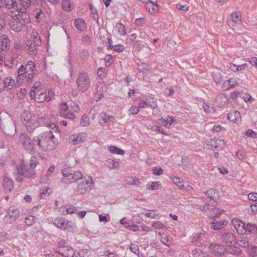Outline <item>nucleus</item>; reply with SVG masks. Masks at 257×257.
<instances>
[{"label": "nucleus", "mask_w": 257, "mask_h": 257, "mask_svg": "<svg viewBox=\"0 0 257 257\" xmlns=\"http://www.w3.org/2000/svg\"><path fill=\"white\" fill-rule=\"evenodd\" d=\"M37 140L39 149L43 151L54 149L58 145L57 139L52 131H48L38 136Z\"/></svg>", "instance_id": "f257e3e1"}, {"label": "nucleus", "mask_w": 257, "mask_h": 257, "mask_svg": "<svg viewBox=\"0 0 257 257\" xmlns=\"http://www.w3.org/2000/svg\"><path fill=\"white\" fill-rule=\"evenodd\" d=\"M19 139L25 149L29 152H34L35 147H38V136L32 139L27 134L22 133L20 135Z\"/></svg>", "instance_id": "f03ea898"}, {"label": "nucleus", "mask_w": 257, "mask_h": 257, "mask_svg": "<svg viewBox=\"0 0 257 257\" xmlns=\"http://www.w3.org/2000/svg\"><path fill=\"white\" fill-rule=\"evenodd\" d=\"M78 90L81 92H85L90 85V79L88 74L85 71L80 72L76 79Z\"/></svg>", "instance_id": "7ed1b4c3"}, {"label": "nucleus", "mask_w": 257, "mask_h": 257, "mask_svg": "<svg viewBox=\"0 0 257 257\" xmlns=\"http://www.w3.org/2000/svg\"><path fill=\"white\" fill-rule=\"evenodd\" d=\"M89 178L90 180L87 179L84 181L81 182L78 184L76 191L79 194H84L94 188V182L92 180V178L91 176Z\"/></svg>", "instance_id": "20e7f679"}, {"label": "nucleus", "mask_w": 257, "mask_h": 257, "mask_svg": "<svg viewBox=\"0 0 257 257\" xmlns=\"http://www.w3.org/2000/svg\"><path fill=\"white\" fill-rule=\"evenodd\" d=\"M53 224L57 228L67 230L73 228L75 225L73 222L68 221L63 217L55 218L53 221Z\"/></svg>", "instance_id": "39448f33"}, {"label": "nucleus", "mask_w": 257, "mask_h": 257, "mask_svg": "<svg viewBox=\"0 0 257 257\" xmlns=\"http://www.w3.org/2000/svg\"><path fill=\"white\" fill-rule=\"evenodd\" d=\"M219 193L218 191L217 190L211 188L205 192L207 198L210 199V201H207V198L206 197L203 198L202 200L208 205L215 206L217 205V202L216 200V198L218 196Z\"/></svg>", "instance_id": "423d86ee"}, {"label": "nucleus", "mask_w": 257, "mask_h": 257, "mask_svg": "<svg viewBox=\"0 0 257 257\" xmlns=\"http://www.w3.org/2000/svg\"><path fill=\"white\" fill-rule=\"evenodd\" d=\"M35 67L34 63L32 61H30L25 66L24 65L21 66L19 68V73L24 74V73H26V71H27L28 79L30 80H33L34 77V69Z\"/></svg>", "instance_id": "0eeeda50"}, {"label": "nucleus", "mask_w": 257, "mask_h": 257, "mask_svg": "<svg viewBox=\"0 0 257 257\" xmlns=\"http://www.w3.org/2000/svg\"><path fill=\"white\" fill-rule=\"evenodd\" d=\"M221 240L224 244L229 247H232L237 243V239L235 235L231 232L225 233L222 234Z\"/></svg>", "instance_id": "6e6552de"}, {"label": "nucleus", "mask_w": 257, "mask_h": 257, "mask_svg": "<svg viewBox=\"0 0 257 257\" xmlns=\"http://www.w3.org/2000/svg\"><path fill=\"white\" fill-rule=\"evenodd\" d=\"M55 251L64 257H73L74 255L72 247L68 245L65 247L57 246L55 248Z\"/></svg>", "instance_id": "1a4fd4ad"}, {"label": "nucleus", "mask_w": 257, "mask_h": 257, "mask_svg": "<svg viewBox=\"0 0 257 257\" xmlns=\"http://www.w3.org/2000/svg\"><path fill=\"white\" fill-rule=\"evenodd\" d=\"M87 138V134L86 133H80L76 134L69 138V142L73 145H78L83 142Z\"/></svg>", "instance_id": "9d476101"}, {"label": "nucleus", "mask_w": 257, "mask_h": 257, "mask_svg": "<svg viewBox=\"0 0 257 257\" xmlns=\"http://www.w3.org/2000/svg\"><path fill=\"white\" fill-rule=\"evenodd\" d=\"M205 144L208 148L210 150H213L215 148H217L220 146H222L224 145V142L222 140H219L216 138L210 139L206 140Z\"/></svg>", "instance_id": "9b49d317"}, {"label": "nucleus", "mask_w": 257, "mask_h": 257, "mask_svg": "<svg viewBox=\"0 0 257 257\" xmlns=\"http://www.w3.org/2000/svg\"><path fill=\"white\" fill-rule=\"evenodd\" d=\"M17 173L19 175H22L24 177L30 178L34 176L35 172L34 169L31 168L29 169H25V166L21 165L20 167H17Z\"/></svg>", "instance_id": "f8f14e48"}, {"label": "nucleus", "mask_w": 257, "mask_h": 257, "mask_svg": "<svg viewBox=\"0 0 257 257\" xmlns=\"http://www.w3.org/2000/svg\"><path fill=\"white\" fill-rule=\"evenodd\" d=\"M16 17V18L14 17L12 18V19L10 21L9 25L10 28L12 30L15 32H19L22 31L23 27L25 26V24H23L21 22L20 18H17V16Z\"/></svg>", "instance_id": "ddd939ff"}, {"label": "nucleus", "mask_w": 257, "mask_h": 257, "mask_svg": "<svg viewBox=\"0 0 257 257\" xmlns=\"http://www.w3.org/2000/svg\"><path fill=\"white\" fill-rule=\"evenodd\" d=\"M210 249L211 251L217 256H221L225 252V248L221 245L215 243H211L210 245Z\"/></svg>", "instance_id": "4468645a"}, {"label": "nucleus", "mask_w": 257, "mask_h": 257, "mask_svg": "<svg viewBox=\"0 0 257 257\" xmlns=\"http://www.w3.org/2000/svg\"><path fill=\"white\" fill-rule=\"evenodd\" d=\"M83 176V175L81 172L77 171L74 174L72 173V176L70 178H63L62 181L64 183L70 184L82 179Z\"/></svg>", "instance_id": "2eb2a0df"}, {"label": "nucleus", "mask_w": 257, "mask_h": 257, "mask_svg": "<svg viewBox=\"0 0 257 257\" xmlns=\"http://www.w3.org/2000/svg\"><path fill=\"white\" fill-rule=\"evenodd\" d=\"M42 44L41 40L39 36H35L34 35L26 42V46L29 47V48H34L36 47H40Z\"/></svg>", "instance_id": "dca6fc26"}, {"label": "nucleus", "mask_w": 257, "mask_h": 257, "mask_svg": "<svg viewBox=\"0 0 257 257\" xmlns=\"http://www.w3.org/2000/svg\"><path fill=\"white\" fill-rule=\"evenodd\" d=\"M231 223L238 233H242V230L245 227V223L244 222L239 219L233 218L231 221Z\"/></svg>", "instance_id": "f3484780"}, {"label": "nucleus", "mask_w": 257, "mask_h": 257, "mask_svg": "<svg viewBox=\"0 0 257 257\" xmlns=\"http://www.w3.org/2000/svg\"><path fill=\"white\" fill-rule=\"evenodd\" d=\"M3 186L5 191H11L14 188L13 181L11 178L8 177H5L3 180Z\"/></svg>", "instance_id": "a211bd4d"}, {"label": "nucleus", "mask_w": 257, "mask_h": 257, "mask_svg": "<svg viewBox=\"0 0 257 257\" xmlns=\"http://www.w3.org/2000/svg\"><path fill=\"white\" fill-rule=\"evenodd\" d=\"M146 9L148 10L151 14H155L159 11V6L157 4V1H150L146 5Z\"/></svg>", "instance_id": "6ab92c4d"}, {"label": "nucleus", "mask_w": 257, "mask_h": 257, "mask_svg": "<svg viewBox=\"0 0 257 257\" xmlns=\"http://www.w3.org/2000/svg\"><path fill=\"white\" fill-rule=\"evenodd\" d=\"M208 211L209 212L208 216L212 218L218 217L222 212L224 211L223 210L216 207H208Z\"/></svg>", "instance_id": "aec40b11"}, {"label": "nucleus", "mask_w": 257, "mask_h": 257, "mask_svg": "<svg viewBox=\"0 0 257 257\" xmlns=\"http://www.w3.org/2000/svg\"><path fill=\"white\" fill-rule=\"evenodd\" d=\"M11 42L9 37L6 35H2L0 37V47L1 48H4V47L7 48L10 47Z\"/></svg>", "instance_id": "412c9836"}, {"label": "nucleus", "mask_w": 257, "mask_h": 257, "mask_svg": "<svg viewBox=\"0 0 257 257\" xmlns=\"http://www.w3.org/2000/svg\"><path fill=\"white\" fill-rule=\"evenodd\" d=\"M74 24L76 29L81 32L83 31L86 28L85 22L82 19H76L75 20Z\"/></svg>", "instance_id": "4be33fe9"}, {"label": "nucleus", "mask_w": 257, "mask_h": 257, "mask_svg": "<svg viewBox=\"0 0 257 257\" xmlns=\"http://www.w3.org/2000/svg\"><path fill=\"white\" fill-rule=\"evenodd\" d=\"M227 224L226 221H214L211 223V228L213 230H219L224 228Z\"/></svg>", "instance_id": "5701e85b"}, {"label": "nucleus", "mask_w": 257, "mask_h": 257, "mask_svg": "<svg viewBox=\"0 0 257 257\" xmlns=\"http://www.w3.org/2000/svg\"><path fill=\"white\" fill-rule=\"evenodd\" d=\"M15 84V81L11 77L5 78L2 83V88H7L8 90H11Z\"/></svg>", "instance_id": "b1692460"}, {"label": "nucleus", "mask_w": 257, "mask_h": 257, "mask_svg": "<svg viewBox=\"0 0 257 257\" xmlns=\"http://www.w3.org/2000/svg\"><path fill=\"white\" fill-rule=\"evenodd\" d=\"M33 80H30L28 77V73L27 71L26 73H24V74H20L19 73V69L18 70V76H17V81L19 83H22L25 81L30 83L32 82Z\"/></svg>", "instance_id": "393cba45"}, {"label": "nucleus", "mask_w": 257, "mask_h": 257, "mask_svg": "<svg viewBox=\"0 0 257 257\" xmlns=\"http://www.w3.org/2000/svg\"><path fill=\"white\" fill-rule=\"evenodd\" d=\"M237 243L242 247L246 248L249 246V241L248 238L244 235L240 236L238 238Z\"/></svg>", "instance_id": "a878e982"}, {"label": "nucleus", "mask_w": 257, "mask_h": 257, "mask_svg": "<svg viewBox=\"0 0 257 257\" xmlns=\"http://www.w3.org/2000/svg\"><path fill=\"white\" fill-rule=\"evenodd\" d=\"M240 116V114L239 111H234L228 113L227 118L230 121L236 123L238 121Z\"/></svg>", "instance_id": "bb28decb"}, {"label": "nucleus", "mask_w": 257, "mask_h": 257, "mask_svg": "<svg viewBox=\"0 0 257 257\" xmlns=\"http://www.w3.org/2000/svg\"><path fill=\"white\" fill-rule=\"evenodd\" d=\"M243 230L245 231V233L247 232L248 233H255L257 231V225L250 223L245 224V227Z\"/></svg>", "instance_id": "cd10ccee"}, {"label": "nucleus", "mask_w": 257, "mask_h": 257, "mask_svg": "<svg viewBox=\"0 0 257 257\" xmlns=\"http://www.w3.org/2000/svg\"><path fill=\"white\" fill-rule=\"evenodd\" d=\"M47 94L45 91L43 92L40 89L37 90V95L36 101L39 103H42L46 100Z\"/></svg>", "instance_id": "c85d7f7f"}, {"label": "nucleus", "mask_w": 257, "mask_h": 257, "mask_svg": "<svg viewBox=\"0 0 257 257\" xmlns=\"http://www.w3.org/2000/svg\"><path fill=\"white\" fill-rule=\"evenodd\" d=\"M20 18V20L22 19L24 23L29 24L30 23V18L29 15L26 12V11H24L22 9H21V13L19 15V17Z\"/></svg>", "instance_id": "c756f323"}, {"label": "nucleus", "mask_w": 257, "mask_h": 257, "mask_svg": "<svg viewBox=\"0 0 257 257\" xmlns=\"http://www.w3.org/2000/svg\"><path fill=\"white\" fill-rule=\"evenodd\" d=\"M19 213L20 212L18 209L11 207L8 211V215L10 218L16 219L19 217Z\"/></svg>", "instance_id": "7c9ffc66"}, {"label": "nucleus", "mask_w": 257, "mask_h": 257, "mask_svg": "<svg viewBox=\"0 0 257 257\" xmlns=\"http://www.w3.org/2000/svg\"><path fill=\"white\" fill-rule=\"evenodd\" d=\"M49 122H50L49 117L47 115L39 117L37 119V123L40 126H47Z\"/></svg>", "instance_id": "2f4dec72"}, {"label": "nucleus", "mask_w": 257, "mask_h": 257, "mask_svg": "<svg viewBox=\"0 0 257 257\" xmlns=\"http://www.w3.org/2000/svg\"><path fill=\"white\" fill-rule=\"evenodd\" d=\"M231 21L235 24H239L241 23L240 15L237 12L232 13L231 14Z\"/></svg>", "instance_id": "473e14b6"}, {"label": "nucleus", "mask_w": 257, "mask_h": 257, "mask_svg": "<svg viewBox=\"0 0 257 257\" xmlns=\"http://www.w3.org/2000/svg\"><path fill=\"white\" fill-rule=\"evenodd\" d=\"M138 69L139 70L140 72L147 73L150 71V67L147 64L141 63L140 64H137Z\"/></svg>", "instance_id": "72a5a7b5"}, {"label": "nucleus", "mask_w": 257, "mask_h": 257, "mask_svg": "<svg viewBox=\"0 0 257 257\" xmlns=\"http://www.w3.org/2000/svg\"><path fill=\"white\" fill-rule=\"evenodd\" d=\"M151 99H152L153 104H150V101L147 102V101H144V100H142V101H141V102L139 103V107H140V108H144L145 107V105L151 106V107H153V108L157 107V104L156 101L155 100V101H154V98H151Z\"/></svg>", "instance_id": "f704fd0d"}, {"label": "nucleus", "mask_w": 257, "mask_h": 257, "mask_svg": "<svg viewBox=\"0 0 257 257\" xmlns=\"http://www.w3.org/2000/svg\"><path fill=\"white\" fill-rule=\"evenodd\" d=\"M108 151L112 154H116L119 155H123L124 151L119 148H117L114 146H110L108 148Z\"/></svg>", "instance_id": "c9c22d12"}, {"label": "nucleus", "mask_w": 257, "mask_h": 257, "mask_svg": "<svg viewBox=\"0 0 257 257\" xmlns=\"http://www.w3.org/2000/svg\"><path fill=\"white\" fill-rule=\"evenodd\" d=\"M161 184L159 182H153L151 185L147 184V188L148 190H156L160 189Z\"/></svg>", "instance_id": "e433bc0d"}, {"label": "nucleus", "mask_w": 257, "mask_h": 257, "mask_svg": "<svg viewBox=\"0 0 257 257\" xmlns=\"http://www.w3.org/2000/svg\"><path fill=\"white\" fill-rule=\"evenodd\" d=\"M62 8L67 12L71 11V4L70 0H63L62 2Z\"/></svg>", "instance_id": "4c0bfd02"}, {"label": "nucleus", "mask_w": 257, "mask_h": 257, "mask_svg": "<svg viewBox=\"0 0 257 257\" xmlns=\"http://www.w3.org/2000/svg\"><path fill=\"white\" fill-rule=\"evenodd\" d=\"M69 110L66 103H63L61 104L60 109V114L61 116L66 115Z\"/></svg>", "instance_id": "58836bf2"}, {"label": "nucleus", "mask_w": 257, "mask_h": 257, "mask_svg": "<svg viewBox=\"0 0 257 257\" xmlns=\"http://www.w3.org/2000/svg\"><path fill=\"white\" fill-rule=\"evenodd\" d=\"M99 123L102 125H104L105 123L108 122L107 115L104 112H102L99 114Z\"/></svg>", "instance_id": "ea45409f"}, {"label": "nucleus", "mask_w": 257, "mask_h": 257, "mask_svg": "<svg viewBox=\"0 0 257 257\" xmlns=\"http://www.w3.org/2000/svg\"><path fill=\"white\" fill-rule=\"evenodd\" d=\"M125 181L127 184L128 185H138L140 183L138 179L134 178L131 177H127L125 179Z\"/></svg>", "instance_id": "a19ab883"}, {"label": "nucleus", "mask_w": 257, "mask_h": 257, "mask_svg": "<svg viewBox=\"0 0 257 257\" xmlns=\"http://www.w3.org/2000/svg\"><path fill=\"white\" fill-rule=\"evenodd\" d=\"M214 81L217 84L220 83L222 80V76L219 72H214L212 73Z\"/></svg>", "instance_id": "79ce46f5"}, {"label": "nucleus", "mask_w": 257, "mask_h": 257, "mask_svg": "<svg viewBox=\"0 0 257 257\" xmlns=\"http://www.w3.org/2000/svg\"><path fill=\"white\" fill-rule=\"evenodd\" d=\"M5 3L7 8L9 9L17 7L16 0H5Z\"/></svg>", "instance_id": "37998d69"}, {"label": "nucleus", "mask_w": 257, "mask_h": 257, "mask_svg": "<svg viewBox=\"0 0 257 257\" xmlns=\"http://www.w3.org/2000/svg\"><path fill=\"white\" fill-rule=\"evenodd\" d=\"M229 252L234 255H239L242 253V250L238 247L233 245L229 249Z\"/></svg>", "instance_id": "c03bdc74"}, {"label": "nucleus", "mask_w": 257, "mask_h": 257, "mask_svg": "<svg viewBox=\"0 0 257 257\" xmlns=\"http://www.w3.org/2000/svg\"><path fill=\"white\" fill-rule=\"evenodd\" d=\"M24 11H26L31 6V1L30 0H19Z\"/></svg>", "instance_id": "a18cd8bd"}, {"label": "nucleus", "mask_w": 257, "mask_h": 257, "mask_svg": "<svg viewBox=\"0 0 257 257\" xmlns=\"http://www.w3.org/2000/svg\"><path fill=\"white\" fill-rule=\"evenodd\" d=\"M107 166L110 169H115L118 167L119 165V162L117 161H115L113 160L109 159L107 161Z\"/></svg>", "instance_id": "49530a36"}, {"label": "nucleus", "mask_w": 257, "mask_h": 257, "mask_svg": "<svg viewBox=\"0 0 257 257\" xmlns=\"http://www.w3.org/2000/svg\"><path fill=\"white\" fill-rule=\"evenodd\" d=\"M81 42L84 46H87L91 43V39L88 35H84L81 38Z\"/></svg>", "instance_id": "de8ad7c7"}, {"label": "nucleus", "mask_w": 257, "mask_h": 257, "mask_svg": "<svg viewBox=\"0 0 257 257\" xmlns=\"http://www.w3.org/2000/svg\"><path fill=\"white\" fill-rule=\"evenodd\" d=\"M116 27L118 28V32L120 35H124L126 34L125 27L121 23H117Z\"/></svg>", "instance_id": "09e8293b"}, {"label": "nucleus", "mask_w": 257, "mask_h": 257, "mask_svg": "<svg viewBox=\"0 0 257 257\" xmlns=\"http://www.w3.org/2000/svg\"><path fill=\"white\" fill-rule=\"evenodd\" d=\"M97 75L99 78L101 79L104 78L106 76V74L105 71V68H99L97 71Z\"/></svg>", "instance_id": "8fccbe9b"}, {"label": "nucleus", "mask_w": 257, "mask_h": 257, "mask_svg": "<svg viewBox=\"0 0 257 257\" xmlns=\"http://www.w3.org/2000/svg\"><path fill=\"white\" fill-rule=\"evenodd\" d=\"M161 241L164 244L166 245V246L168 247L171 246L170 244H168L169 239L167 236L164 233H162V234H161Z\"/></svg>", "instance_id": "3c124183"}, {"label": "nucleus", "mask_w": 257, "mask_h": 257, "mask_svg": "<svg viewBox=\"0 0 257 257\" xmlns=\"http://www.w3.org/2000/svg\"><path fill=\"white\" fill-rule=\"evenodd\" d=\"M38 164V162L35 157H32L30 160V167L34 169Z\"/></svg>", "instance_id": "603ef678"}, {"label": "nucleus", "mask_w": 257, "mask_h": 257, "mask_svg": "<svg viewBox=\"0 0 257 257\" xmlns=\"http://www.w3.org/2000/svg\"><path fill=\"white\" fill-rule=\"evenodd\" d=\"M163 170L160 167L157 166L153 169V172L155 175H160L163 173Z\"/></svg>", "instance_id": "864d4df0"}, {"label": "nucleus", "mask_w": 257, "mask_h": 257, "mask_svg": "<svg viewBox=\"0 0 257 257\" xmlns=\"http://www.w3.org/2000/svg\"><path fill=\"white\" fill-rule=\"evenodd\" d=\"M34 223V217L33 216H30L27 217L25 218V223L28 226L31 225L33 223Z\"/></svg>", "instance_id": "5fc2aeb1"}, {"label": "nucleus", "mask_w": 257, "mask_h": 257, "mask_svg": "<svg viewBox=\"0 0 257 257\" xmlns=\"http://www.w3.org/2000/svg\"><path fill=\"white\" fill-rule=\"evenodd\" d=\"M49 188L48 187H45V189L43 190V191L40 193V197L42 199H44L46 196H48L50 193L48 192Z\"/></svg>", "instance_id": "6e6d98bb"}, {"label": "nucleus", "mask_w": 257, "mask_h": 257, "mask_svg": "<svg viewBox=\"0 0 257 257\" xmlns=\"http://www.w3.org/2000/svg\"><path fill=\"white\" fill-rule=\"evenodd\" d=\"M80 124L84 126L88 125L89 124V118L87 116H82L81 119Z\"/></svg>", "instance_id": "4d7b16f0"}, {"label": "nucleus", "mask_w": 257, "mask_h": 257, "mask_svg": "<svg viewBox=\"0 0 257 257\" xmlns=\"http://www.w3.org/2000/svg\"><path fill=\"white\" fill-rule=\"evenodd\" d=\"M176 8L184 12H187L189 10V7L187 5H182L180 4L176 5Z\"/></svg>", "instance_id": "13d9d810"}, {"label": "nucleus", "mask_w": 257, "mask_h": 257, "mask_svg": "<svg viewBox=\"0 0 257 257\" xmlns=\"http://www.w3.org/2000/svg\"><path fill=\"white\" fill-rule=\"evenodd\" d=\"M146 22L145 18H140L135 20V24L138 26H142Z\"/></svg>", "instance_id": "bf43d9fd"}, {"label": "nucleus", "mask_w": 257, "mask_h": 257, "mask_svg": "<svg viewBox=\"0 0 257 257\" xmlns=\"http://www.w3.org/2000/svg\"><path fill=\"white\" fill-rule=\"evenodd\" d=\"M153 227L157 229H162L164 228L165 226L164 224H163L161 222L157 221L155 222L153 225Z\"/></svg>", "instance_id": "052dcab7"}, {"label": "nucleus", "mask_w": 257, "mask_h": 257, "mask_svg": "<svg viewBox=\"0 0 257 257\" xmlns=\"http://www.w3.org/2000/svg\"><path fill=\"white\" fill-rule=\"evenodd\" d=\"M14 58H12L11 60H8V59H6V60L5 61L6 66L9 68H12L14 64Z\"/></svg>", "instance_id": "680f3d73"}, {"label": "nucleus", "mask_w": 257, "mask_h": 257, "mask_svg": "<svg viewBox=\"0 0 257 257\" xmlns=\"http://www.w3.org/2000/svg\"><path fill=\"white\" fill-rule=\"evenodd\" d=\"M129 112L131 114H136L139 112V108L136 106H132L129 109Z\"/></svg>", "instance_id": "e2e57ef3"}, {"label": "nucleus", "mask_w": 257, "mask_h": 257, "mask_svg": "<svg viewBox=\"0 0 257 257\" xmlns=\"http://www.w3.org/2000/svg\"><path fill=\"white\" fill-rule=\"evenodd\" d=\"M112 59V56L110 55H107L104 58L105 66L109 67L111 65V62L110 60Z\"/></svg>", "instance_id": "0e129e2a"}, {"label": "nucleus", "mask_w": 257, "mask_h": 257, "mask_svg": "<svg viewBox=\"0 0 257 257\" xmlns=\"http://www.w3.org/2000/svg\"><path fill=\"white\" fill-rule=\"evenodd\" d=\"M248 198L251 201H257V193H250L248 195Z\"/></svg>", "instance_id": "69168bd1"}, {"label": "nucleus", "mask_w": 257, "mask_h": 257, "mask_svg": "<svg viewBox=\"0 0 257 257\" xmlns=\"http://www.w3.org/2000/svg\"><path fill=\"white\" fill-rule=\"evenodd\" d=\"M64 178H70L72 176V173L69 171L67 168H64L62 170Z\"/></svg>", "instance_id": "338daca9"}, {"label": "nucleus", "mask_w": 257, "mask_h": 257, "mask_svg": "<svg viewBox=\"0 0 257 257\" xmlns=\"http://www.w3.org/2000/svg\"><path fill=\"white\" fill-rule=\"evenodd\" d=\"M246 135L249 137H252L256 138L257 137V134L251 130H248L246 133Z\"/></svg>", "instance_id": "774afa93"}]
</instances>
